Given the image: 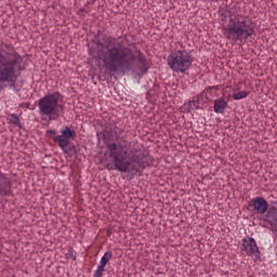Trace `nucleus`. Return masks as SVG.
<instances>
[{"label": "nucleus", "mask_w": 277, "mask_h": 277, "mask_svg": "<svg viewBox=\"0 0 277 277\" xmlns=\"http://www.w3.org/2000/svg\"><path fill=\"white\" fill-rule=\"evenodd\" d=\"M97 47L106 49V52L103 54V62L106 70H108V75H111V72L127 75V72L137 69L142 75H146L150 68L146 56L140 50H136L135 54L131 48L111 43V41L104 44L101 40H97Z\"/></svg>", "instance_id": "nucleus-1"}, {"label": "nucleus", "mask_w": 277, "mask_h": 277, "mask_svg": "<svg viewBox=\"0 0 277 277\" xmlns=\"http://www.w3.org/2000/svg\"><path fill=\"white\" fill-rule=\"evenodd\" d=\"M18 62H21V54L16 52L14 45L0 42V85L2 83L16 85V81H18V75H16Z\"/></svg>", "instance_id": "nucleus-2"}, {"label": "nucleus", "mask_w": 277, "mask_h": 277, "mask_svg": "<svg viewBox=\"0 0 277 277\" xmlns=\"http://www.w3.org/2000/svg\"><path fill=\"white\" fill-rule=\"evenodd\" d=\"M224 29V37L230 42H237L238 40H248L251 36L256 34L254 27L248 24V21L243 17L234 16L229 19Z\"/></svg>", "instance_id": "nucleus-3"}, {"label": "nucleus", "mask_w": 277, "mask_h": 277, "mask_svg": "<svg viewBox=\"0 0 277 277\" xmlns=\"http://www.w3.org/2000/svg\"><path fill=\"white\" fill-rule=\"evenodd\" d=\"M45 136L53 140L54 144H57L67 157L70 158L74 155H77V146L70 142V140L77 137V131H75V129L65 126L61 129V135H57V131L55 130H48Z\"/></svg>", "instance_id": "nucleus-4"}, {"label": "nucleus", "mask_w": 277, "mask_h": 277, "mask_svg": "<svg viewBox=\"0 0 277 277\" xmlns=\"http://www.w3.org/2000/svg\"><path fill=\"white\" fill-rule=\"evenodd\" d=\"M64 96L55 91L47 94L38 101V107L42 116H49V120H57L64 111V105L60 104Z\"/></svg>", "instance_id": "nucleus-5"}, {"label": "nucleus", "mask_w": 277, "mask_h": 277, "mask_svg": "<svg viewBox=\"0 0 277 277\" xmlns=\"http://www.w3.org/2000/svg\"><path fill=\"white\" fill-rule=\"evenodd\" d=\"M249 207L254 211V213H258L259 215H266L267 222L271 224L272 228L271 230L273 233H276L277 235V209L276 207H271L267 200L263 197H255L249 201Z\"/></svg>", "instance_id": "nucleus-6"}, {"label": "nucleus", "mask_w": 277, "mask_h": 277, "mask_svg": "<svg viewBox=\"0 0 277 277\" xmlns=\"http://www.w3.org/2000/svg\"><path fill=\"white\" fill-rule=\"evenodd\" d=\"M151 161L153 160L148 154H143L142 157H140L132 149L128 154V157L123 163L124 167L121 169V172H131L132 176L135 174L142 176V173L144 170H146V168L150 166Z\"/></svg>", "instance_id": "nucleus-7"}, {"label": "nucleus", "mask_w": 277, "mask_h": 277, "mask_svg": "<svg viewBox=\"0 0 277 277\" xmlns=\"http://www.w3.org/2000/svg\"><path fill=\"white\" fill-rule=\"evenodd\" d=\"M194 64V56L187 50H177L168 57V66L173 72H182L185 75Z\"/></svg>", "instance_id": "nucleus-8"}, {"label": "nucleus", "mask_w": 277, "mask_h": 277, "mask_svg": "<svg viewBox=\"0 0 277 277\" xmlns=\"http://www.w3.org/2000/svg\"><path fill=\"white\" fill-rule=\"evenodd\" d=\"M116 143H109L106 144V148L109 150V157L113 159L114 162V170H118V172H122V169H124V162L127 161V157H129V150L123 149L127 148V145L129 142L122 141V137L118 136Z\"/></svg>", "instance_id": "nucleus-9"}, {"label": "nucleus", "mask_w": 277, "mask_h": 277, "mask_svg": "<svg viewBox=\"0 0 277 277\" xmlns=\"http://www.w3.org/2000/svg\"><path fill=\"white\" fill-rule=\"evenodd\" d=\"M8 196H12V182L0 170V198H5Z\"/></svg>", "instance_id": "nucleus-10"}, {"label": "nucleus", "mask_w": 277, "mask_h": 277, "mask_svg": "<svg viewBox=\"0 0 277 277\" xmlns=\"http://www.w3.org/2000/svg\"><path fill=\"white\" fill-rule=\"evenodd\" d=\"M242 246L249 256H252L254 254L259 256V254H261V251H259V247L256 246V240H254V238H245Z\"/></svg>", "instance_id": "nucleus-11"}, {"label": "nucleus", "mask_w": 277, "mask_h": 277, "mask_svg": "<svg viewBox=\"0 0 277 277\" xmlns=\"http://www.w3.org/2000/svg\"><path fill=\"white\" fill-rule=\"evenodd\" d=\"M192 109H200V97L196 96L181 107L182 114H190Z\"/></svg>", "instance_id": "nucleus-12"}, {"label": "nucleus", "mask_w": 277, "mask_h": 277, "mask_svg": "<svg viewBox=\"0 0 277 277\" xmlns=\"http://www.w3.org/2000/svg\"><path fill=\"white\" fill-rule=\"evenodd\" d=\"M226 107H228V102H226L224 98L221 97L214 101L215 114H224Z\"/></svg>", "instance_id": "nucleus-13"}, {"label": "nucleus", "mask_w": 277, "mask_h": 277, "mask_svg": "<svg viewBox=\"0 0 277 277\" xmlns=\"http://www.w3.org/2000/svg\"><path fill=\"white\" fill-rule=\"evenodd\" d=\"M9 124H14L15 127H18V129H23V123H21V118H18V115L16 114L9 115Z\"/></svg>", "instance_id": "nucleus-14"}, {"label": "nucleus", "mask_w": 277, "mask_h": 277, "mask_svg": "<svg viewBox=\"0 0 277 277\" xmlns=\"http://www.w3.org/2000/svg\"><path fill=\"white\" fill-rule=\"evenodd\" d=\"M111 256H114V253L111 251H106L101 259L100 265H102V267H107V264L111 261Z\"/></svg>", "instance_id": "nucleus-15"}, {"label": "nucleus", "mask_w": 277, "mask_h": 277, "mask_svg": "<svg viewBox=\"0 0 277 277\" xmlns=\"http://www.w3.org/2000/svg\"><path fill=\"white\" fill-rule=\"evenodd\" d=\"M250 93L248 91H239L238 93L233 94L235 101H241V98L248 97Z\"/></svg>", "instance_id": "nucleus-16"}, {"label": "nucleus", "mask_w": 277, "mask_h": 277, "mask_svg": "<svg viewBox=\"0 0 277 277\" xmlns=\"http://www.w3.org/2000/svg\"><path fill=\"white\" fill-rule=\"evenodd\" d=\"M105 273V266H102L101 264L97 266V269L95 271L93 277H103V274Z\"/></svg>", "instance_id": "nucleus-17"}, {"label": "nucleus", "mask_w": 277, "mask_h": 277, "mask_svg": "<svg viewBox=\"0 0 277 277\" xmlns=\"http://www.w3.org/2000/svg\"><path fill=\"white\" fill-rule=\"evenodd\" d=\"M21 107H26V109H34V107H31V103L27 102V103H22Z\"/></svg>", "instance_id": "nucleus-18"}, {"label": "nucleus", "mask_w": 277, "mask_h": 277, "mask_svg": "<svg viewBox=\"0 0 277 277\" xmlns=\"http://www.w3.org/2000/svg\"><path fill=\"white\" fill-rule=\"evenodd\" d=\"M109 133H110V132L107 131V130L104 131L103 140H104L105 144H107V136L109 135Z\"/></svg>", "instance_id": "nucleus-19"}, {"label": "nucleus", "mask_w": 277, "mask_h": 277, "mask_svg": "<svg viewBox=\"0 0 277 277\" xmlns=\"http://www.w3.org/2000/svg\"><path fill=\"white\" fill-rule=\"evenodd\" d=\"M83 12H87V13H88V11L85 10V8H80V9L78 10V14H79V15L83 14Z\"/></svg>", "instance_id": "nucleus-20"}, {"label": "nucleus", "mask_w": 277, "mask_h": 277, "mask_svg": "<svg viewBox=\"0 0 277 277\" xmlns=\"http://www.w3.org/2000/svg\"><path fill=\"white\" fill-rule=\"evenodd\" d=\"M106 168L107 170H114V167H111V164H107Z\"/></svg>", "instance_id": "nucleus-21"}, {"label": "nucleus", "mask_w": 277, "mask_h": 277, "mask_svg": "<svg viewBox=\"0 0 277 277\" xmlns=\"http://www.w3.org/2000/svg\"><path fill=\"white\" fill-rule=\"evenodd\" d=\"M107 237H111V229L107 230Z\"/></svg>", "instance_id": "nucleus-22"}, {"label": "nucleus", "mask_w": 277, "mask_h": 277, "mask_svg": "<svg viewBox=\"0 0 277 277\" xmlns=\"http://www.w3.org/2000/svg\"><path fill=\"white\" fill-rule=\"evenodd\" d=\"M22 70H25V68L22 66H18V71L21 72Z\"/></svg>", "instance_id": "nucleus-23"}]
</instances>
